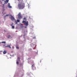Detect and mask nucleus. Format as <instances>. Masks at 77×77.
<instances>
[{
    "mask_svg": "<svg viewBox=\"0 0 77 77\" xmlns=\"http://www.w3.org/2000/svg\"><path fill=\"white\" fill-rule=\"evenodd\" d=\"M14 46H12V49H14Z\"/></svg>",
    "mask_w": 77,
    "mask_h": 77,
    "instance_id": "a211bd4d",
    "label": "nucleus"
},
{
    "mask_svg": "<svg viewBox=\"0 0 77 77\" xmlns=\"http://www.w3.org/2000/svg\"><path fill=\"white\" fill-rule=\"evenodd\" d=\"M11 37V36L10 35H9L8 37V38H10Z\"/></svg>",
    "mask_w": 77,
    "mask_h": 77,
    "instance_id": "9d476101",
    "label": "nucleus"
},
{
    "mask_svg": "<svg viewBox=\"0 0 77 77\" xmlns=\"http://www.w3.org/2000/svg\"><path fill=\"white\" fill-rule=\"evenodd\" d=\"M35 67V65L34 64H33L32 66V68H33V67Z\"/></svg>",
    "mask_w": 77,
    "mask_h": 77,
    "instance_id": "1a4fd4ad",
    "label": "nucleus"
},
{
    "mask_svg": "<svg viewBox=\"0 0 77 77\" xmlns=\"http://www.w3.org/2000/svg\"><path fill=\"white\" fill-rule=\"evenodd\" d=\"M9 15H6V16H5L4 17H5L7 16H9Z\"/></svg>",
    "mask_w": 77,
    "mask_h": 77,
    "instance_id": "dca6fc26",
    "label": "nucleus"
},
{
    "mask_svg": "<svg viewBox=\"0 0 77 77\" xmlns=\"http://www.w3.org/2000/svg\"><path fill=\"white\" fill-rule=\"evenodd\" d=\"M18 7L19 9H22L25 7V4L24 3H23L19 4Z\"/></svg>",
    "mask_w": 77,
    "mask_h": 77,
    "instance_id": "f257e3e1",
    "label": "nucleus"
},
{
    "mask_svg": "<svg viewBox=\"0 0 77 77\" xmlns=\"http://www.w3.org/2000/svg\"><path fill=\"white\" fill-rule=\"evenodd\" d=\"M8 1L9 0H6V2H7V3H8Z\"/></svg>",
    "mask_w": 77,
    "mask_h": 77,
    "instance_id": "ddd939ff",
    "label": "nucleus"
},
{
    "mask_svg": "<svg viewBox=\"0 0 77 77\" xmlns=\"http://www.w3.org/2000/svg\"><path fill=\"white\" fill-rule=\"evenodd\" d=\"M18 18L19 19H21L22 18V17L21 16V15L20 13H19L18 15Z\"/></svg>",
    "mask_w": 77,
    "mask_h": 77,
    "instance_id": "7ed1b4c3",
    "label": "nucleus"
},
{
    "mask_svg": "<svg viewBox=\"0 0 77 77\" xmlns=\"http://www.w3.org/2000/svg\"><path fill=\"white\" fill-rule=\"evenodd\" d=\"M23 23H24V24L25 26H28V22L26 21H26H23Z\"/></svg>",
    "mask_w": 77,
    "mask_h": 77,
    "instance_id": "f03ea898",
    "label": "nucleus"
},
{
    "mask_svg": "<svg viewBox=\"0 0 77 77\" xmlns=\"http://www.w3.org/2000/svg\"><path fill=\"white\" fill-rule=\"evenodd\" d=\"M7 53V51L5 50L4 51H3V54H5Z\"/></svg>",
    "mask_w": 77,
    "mask_h": 77,
    "instance_id": "6e6552de",
    "label": "nucleus"
},
{
    "mask_svg": "<svg viewBox=\"0 0 77 77\" xmlns=\"http://www.w3.org/2000/svg\"><path fill=\"white\" fill-rule=\"evenodd\" d=\"M2 52V51H0V52Z\"/></svg>",
    "mask_w": 77,
    "mask_h": 77,
    "instance_id": "5701e85b",
    "label": "nucleus"
},
{
    "mask_svg": "<svg viewBox=\"0 0 77 77\" xmlns=\"http://www.w3.org/2000/svg\"><path fill=\"white\" fill-rule=\"evenodd\" d=\"M9 17L12 20H14V17H13V16L11 15H10Z\"/></svg>",
    "mask_w": 77,
    "mask_h": 77,
    "instance_id": "20e7f679",
    "label": "nucleus"
},
{
    "mask_svg": "<svg viewBox=\"0 0 77 77\" xmlns=\"http://www.w3.org/2000/svg\"><path fill=\"white\" fill-rule=\"evenodd\" d=\"M8 7L9 8H11L12 7L11 6H10V4L9 3L8 4Z\"/></svg>",
    "mask_w": 77,
    "mask_h": 77,
    "instance_id": "423d86ee",
    "label": "nucleus"
},
{
    "mask_svg": "<svg viewBox=\"0 0 77 77\" xmlns=\"http://www.w3.org/2000/svg\"><path fill=\"white\" fill-rule=\"evenodd\" d=\"M16 63L17 64H18L19 63V62L18 61H17Z\"/></svg>",
    "mask_w": 77,
    "mask_h": 77,
    "instance_id": "2eb2a0df",
    "label": "nucleus"
},
{
    "mask_svg": "<svg viewBox=\"0 0 77 77\" xmlns=\"http://www.w3.org/2000/svg\"><path fill=\"white\" fill-rule=\"evenodd\" d=\"M24 27H25V28H26H26H27L26 26H25Z\"/></svg>",
    "mask_w": 77,
    "mask_h": 77,
    "instance_id": "aec40b11",
    "label": "nucleus"
},
{
    "mask_svg": "<svg viewBox=\"0 0 77 77\" xmlns=\"http://www.w3.org/2000/svg\"><path fill=\"white\" fill-rule=\"evenodd\" d=\"M17 22H20V20H17Z\"/></svg>",
    "mask_w": 77,
    "mask_h": 77,
    "instance_id": "f8f14e48",
    "label": "nucleus"
},
{
    "mask_svg": "<svg viewBox=\"0 0 77 77\" xmlns=\"http://www.w3.org/2000/svg\"><path fill=\"white\" fill-rule=\"evenodd\" d=\"M5 47H8L9 48H11V47H10V45H9L7 46H5Z\"/></svg>",
    "mask_w": 77,
    "mask_h": 77,
    "instance_id": "39448f33",
    "label": "nucleus"
},
{
    "mask_svg": "<svg viewBox=\"0 0 77 77\" xmlns=\"http://www.w3.org/2000/svg\"><path fill=\"white\" fill-rule=\"evenodd\" d=\"M16 48L17 49H19V48L18 46H17L16 47Z\"/></svg>",
    "mask_w": 77,
    "mask_h": 77,
    "instance_id": "f3484780",
    "label": "nucleus"
},
{
    "mask_svg": "<svg viewBox=\"0 0 77 77\" xmlns=\"http://www.w3.org/2000/svg\"><path fill=\"white\" fill-rule=\"evenodd\" d=\"M4 46H5V45H3V46L4 47Z\"/></svg>",
    "mask_w": 77,
    "mask_h": 77,
    "instance_id": "4be33fe9",
    "label": "nucleus"
},
{
    "mask_svg": "<svg viewBox=\"0 0 77 77\" xmlns=\"http://www.w3.org/2000/svg\"><path fill=\"white\" fill-rule=\"evenodd\" d=\"M6 43V42H2V43Z\"/></svg>",
    "mask_w": 77,
    "mask_h": 77,
    "instance_id": "9b49d317",
    "label": "nucleus"
},
{
    "mask_svg": "<svg viewBox=\"0 0 77 77\" xmlns=\"http://www.w3.org/2000/svg\"><path fill=\"white\" fill-rule=\"evenodd\" d=\"M13 23H12V24L11 25V26L12 27V28L13 29H14V26H13Z\"/></svg>",
    "mask_w": 77,
    "mask_h": 77,
    "instance_id": "0eeeda50",
    "label": "nucleus"
},
{
    "mask_svg": "<svg viewBox=\"0 0 77 77\" xmlns=\"http://www.w3.org/2000/svg\"><path fill=\"white\" fill-rule=\"evenodd\" d=\"M3 7L4 8V5H3Z\"/></svg>",
    "mask_w": 77,
    "mask_h": 77,
    "instance_id": "412c9836",
    "label": "nucleus"
},
{
    "mask_svg": "<svg viewBox=\"0 0 77 77\" xmlns=\"http://www.w3.org/2000/svg\"><path fill=\"white\" fill-rule=\"evenodd\" d=\"M23 19L24 20H26V17H24V18H23Z\"/></svg>",
    "mask_w": 77,
    "mask_h": 77,
    "instance_id": "4468645a",
    "label": "nucleus"
},
{
    "mask_svg": "<svg viewBox=\"0 0 77 77\" xmlns=\"http://www.w3.org/2000/svg\"><path fill=\"white\" fill-rule=\"evenodd\" d=\"M18 59L20 60V58L19 57H18Z\"/></svg>",
    "mask_w": 77,
    "mask_h": 77,
    "instance_id": "6ab92c4d",
    "label": "nucleus"
}]
</instances>
